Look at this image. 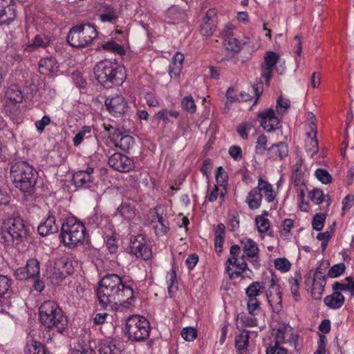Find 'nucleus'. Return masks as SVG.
I'll return each instance as SVG.
<instances>
[{"label":"nucleus","mask_w":354,"mask_h":354,"mask_svg":"<svg viewBox=\"0 0 354 354\" xmlns=\"http://www.w3.org/2000/svg\"><path fill=\"white\" fill-rule=\"evenodd\" d=\"M100 306L118 310L120 308H128L134 302L133 288L123 282L116 274H107L99 282L95 290Z\"/></svg>","instance_id":"1"},{"label":"nucleus","mask_w":354,"mask_h":354,"mask_svg":"<svg viewBox=\"0 0 354 354\" xmlns=\"http://www.w3.org/2000/svg\"><path fill=\"white\" fill-rule=\"evenodd\" d=\"M10 178L15 188L19 189L27 201L35 198L38 172L26 161H19L10 167Z\"/></svg>","instance_id":"2"},{"label":"nucleus","mask_w":354,"mask_h":354,"mask_svg":"<svg viewBox=\"0 0 354 354\" xmlns=\"http://www.w3.org/2000/svg\"><path fill=\"white\" fill-rule=\"evenodd\" d=\"M32 230L21 217H10L4 223L1 239L6 246L19 245L29 241Z\"/></svg>","instance_id":"3"},{"label":"nucleus","mask_w":354,"mask_h":354,"mask_svg":"<svg viewBox=\"0 0 354 354\" xmlns=\"http://www.w3.org/2000/svg\"><path fill=\"white\" fill-rule=\"evenodd\" d=\"M93 72L97 82L107 88L113 84L120 85L126 79L124 68L109 59L99 62L94 67Z\"/></svg>","instance_id":"4"},{"label":"nucleus","mask_w":354,"mask_h":354,"mask_svg":"<svg viewBox=\"0 0 354 354\" xmlns=\"http://www.w3.org/2000/svg\"><path fill=\"white\" fill-rule=\"evenodd\" d=\"M39 320L48 328H55L62 333L67 326V319L62 308L52 300L43 302L39 308Z\"/></svg>","instance_id":"5"},{"label":"nucleus","mask_w":354,"mask_h":354,"mask_svg":"<svg viewBox=\"0 0 354 354\" xmlns=\"http://www.w3.org/2000/svg\"><path fill=\"white\" fill-rule=\"evenodd\" d=\"M123 330L129 341L141 342L149 338L151 325L145 317L133 315L126 319Z\"/></svg>","instance_id":"6"},{"label":"nucleus","mask_w":354,"mask_h":354,"mask_svg":"<svg viewBox=\"0 0 354 354\" xmlns=\"http://www.w3.org/2000/svg\"><path fill=\"white\" fill-rule=\"evenodd\" d=\"M97 37V32L93 24H81L69 30L67 41L73 47L82 48L89 46Z\"/></svg>","instance_id":"7"},{"label":"nucleus","mask_w":354,"mask_h":354,"mask_svg":"<svg viewBox=\"0 0 354 354\" xmlns=\"http://www.w3.org/2000/svg\"><path fill=\"white\" fill-rule=\"evenodd\" d=\"M86 234L84 225L75 218H69L62 225L60 236L65 245L74 248L82 243Z\"/></svg>","instance_id":"8"},{"label":"nucleus","mask_w":354,"mask_h":354,"mask_svg":"<svg viewBox=\"0 0 354 354\" xmlns=\"http://www.w3.org/2000/svg\"><path fill=\"white\" fill-rule=\"evenodd\" d=\"M23 98V93L17 85L12 84L5 91L3 99V111L15 122L20 119L21 111L19 104L22 102Z\"/></svg>","instance_id":"9"},{"label":"nucleus","mask_w":354,"mask_h":354,"mask_svg":"<svg viewBox=\"0 0 354 354\" xmlns=\"http://www.w3.org/2000/svg\"><path fill=\"white\" fill-rule=\"evenodd\" d=\"M129 253L147 261L151 258L152 251L147 245V240L142 234L132 236L130 241Z\"/></svg>","instance_id":"10"},{"label":"nucleus","mask_w":354,"mask_h":354,"mask_svg":"<svg viewBox=\"0 0 354 354\" xmlns=\"http://www.w3.org/2000/svg\"><path fill=\"white\" fill-rule=\"evenodd\" d=\"M108 163L110 167L120 172H128L135 168L133 159L118 152L114 153L109 158Z\"/></svg>","instance_id":"11"},{"label":"nucleus","mask_w":354,"mask_h":354,"mask_svg":"<svg viewBox=\"0 0 354 354\" xmlns=\"http://www.w3.org/2000/svg\"><path fill=\"white\" fill-rule=\"evenodd\" d=\"M108 111L114 117H120L127 112L128 103L124 97L120 95L108 97L104 101Z\"/></svg>","instance_id":"12"},{"label":"nucleus","mask_w":354,"mask_h":354,"mask_svg":"<svg viewBox=\"0 0 354 354\" xmlns=\"http://www.w3.org/2000/svg\"><path fill=\"white\" fill-rule=\"evenodd\" d=\"M279 58V55L273 51L267 52L264 56L263 62L261 66V76L265 79V83L267 86L270 85L273 69Z\"/></svg>","instance_id":"13"},{"label":"nucleus","mask_w":354,"mask_h":354,"mask_svg":"<svg viewBox=\"0 0 354 354\" xmlns=\"http://www.w3.org/2000/svg\"><path fill=\"white\" fill-rule=\"evenodd\" d=\"M12 0H0V26H9L17 17V8Z\"/></svg>","instance_id":"14"},{"label":"nucleus","mask_w":354,"mask_h":354,"mask_svg":"<svg viewBox=\"0 0 354 354\" xmlns=\"http://www.w3.org/2000/svg\"><path fill=\"white\" fill-rule=\"evenodd\" d=\"M241 244L248 258L252 259L250 263L255 268L258 269L260 263L258 256L259 250L257 243L250 238H243L241 240Z\"/></svg>","instance_id":"15"},{"label":"nucleus","mask_w":354,"mask_h":354,"mask_svg":"<svg viewBox=\"0 0 354 354\" xmlns=\"http://www.w3.org/2000/svg\"><path fill=\"white\" fill-rule=\"evenodd\" d=\"M259 117L261 118V125L266 131L270 132L279 128V120L275 116L272 109L261 112Z\"/></svg>","instance_id":"16"},{"label":"nucleus","mask_w":354,"mask_h":354,"mask_svg":"<svg viewBox=\"0 0 354 354\" xmlns=\"http://www.w3.org/2000/svg\"><path fill=\"white\" fill-rule=\"evenodd\" d=\"M59 225L56 223L55 216L49 212L46 220L37 227L38 233L41 236H46L58 232Z\"/></svg>","instance_id":"17"},{"label":"nucleus","mask_w":354,"mask_h":354,"mask_svg":"<svg viewBox=\"0 0 354 354\" xmlns=\"http://www.w3.org/2000/svg\"><path fill=\"white\" fill-rule=\"evenodd\" d=\"M24 352V354H46L45 346L36 340L31 333L27 336Z\"/></svg>","instance_id":"18"},{"label":"nucleus","mask_w":354,"mask_h":354,"mask_svg":"<svg viewBox=\"0 0 354 354\" xmlns=\"http://www.w3.org/2000/svg\"><path fill=\"white\" fill-rule=\"evenodd\" d=\"M288 154V145L283 142L272 145L267 151V156L269 159L277 160H282Z\"/></svg>","instance_id":"19"},{"label":"nucleus","mask_w":354,"mask_h":354,"mask_svg":"<svg viewBox=\"0 0 354 354\" xmlns=\"http://www.w3.org/2000/svg\"><path fill=\"white\" fill-rule=\"evenodd\" d=\"M215 12L213 10H209L204 17L201 26V33L203 36H211L216 30V24L214 19Z\"/></svg>","instance_id":"20"},{"label":"nucleus","mask_w":354,"mask_h":354,"mask_svg":"<svg viewBox=\"0 0 354 354\" xmlns=\"http://www.w3.org/2000/svg\"><path fill=\"white\" fill-rule=\"evenodd\" d=\"M262 198L261 187H259V179L257 187L252 189L248 192L245 202L247 203L249 209L254 210L258 209L261 206Z\"/></svg>","instance_id":"21"},{"label":"nucleus","mask_w":354,"mask_h":354,"mask_svg":"<svg viewBox=\"0 0 354 354\" xmlns=\"http://www.w3.org/2000/svg\"><path fill=\"white\" fill-rule=\"evenodd\" d=\"M93 176H89L80 170L76 171L72 178V183L77 187L89 188L93 183Z\"/></svg>","instance_id":"22"},{"label":"nucleus","mask_w":354,"mask_h":354,"mask_svg":"<svg viewBox=\"0 0 354 354\" xmlns=\"http://www.w3.org/2000/svg\"><path fill=\"white\" fill-rule=\"evenodd\" d=\"M58 68L57 62L54 57L42 58L39 62V72L45 75L56 73Z\"/></svg>","instance_id":"23"},{"label":"nucleus","mask_w":354,"mask_h":354,"mask_svg":"<svg viewBox=\"0 0 354 354\" xmlns=\"http://www.w3.org/2000/svg\"><path fill=\"white\" fill-rule=\"evenodd\" d=\"M345 298L344 295L339 291L333 290V294L327 295L324 302L326 306L330 309L340 308L344 304Z\"/></svg>","instance_id":"24"},{"label":"nucleus","mask_w":354,"mask_h":354,"mask_svg":"<svg viewBox=\"0 0 354 354\" xmlns=\"http://www.w3.org/2000/svg\"><path fill=\"white\" fill-rule=\"evenodd\" d=\"M109 221V218L100 213H93L87 218V225L90 229L95 230L106 225Z\"/></svg>","instance_id":"25"},{"label":"nucleus","mask_w":354,"mask_h":354,"mask_svg":"<svg viewBox=\"0 0 354 354\" xmlns=\"http://www.w3.org/2000/svg\"><path fill=\"white\" fill-rule=\"evenodd\" d=\"M266 296L273 312L277 314L281 313L283 310L281 291L274 293L266 292Z\"/></svg>","instance_id":"26"},{"label":"nucleus","mask_w":354,"mask_h":354,"mask_svg":"<svg viewBox=\"0 0 354 354\" xmlns=\"http://www.w3.org/2000/svg\"><path fill=\"white\" fill-rule=\"evenodd\" d=\"M115 340H105L100 344L99 354H119L122 350Z\"/></svg>","instance_id":"27"},{"label":"nucleus","mask_w":354,"mask_h":354,"mask_svg":"<svg viewBox=\"0 0 354 354\" xmlns=\"http://www.w3.org/2000/svg\"><path fill=\"white\" fill-rule=\"evenodd\" d=\"M265 286L263 282L254 281L245 289V295L248 299L257 298L263 292Z\"/></svg>","instance_id":"28"},{"label":"nucleus","mask_w":354,"mask_h":354,"mask_svg":"<svg viewBox=\"0 0 354 354\" xmlns=\"http://www.w3.org/2000/svg\"><path fill=\"white\" fill-rule=\"evenodd\" d=\"M50 41L46 38L42 37L39 35H37L32 43L29 44L24 48V50L28 53L33 52L40 48H46L49 45Z\"/></svg>","instance_id":"29"},{"label":"nucleus","mask_w":354,"mask_h":354,"mask_svg":"<svg viewBox=\"0 0 354 354\" xmlns=\"http://www.w3.org/2000/svg\"><path fill=\"white\" fill-rule=\"evenodd\" d=\"M168 293L170 297L175 296L178 290L176 272L173 267L171 271L167 273Z\"/></svg>","instance_id":"30"},{"label":"nucleus","mask_w":354,"mask_h":354,"mask_svg":"<svg viewBox=\"0 0 354 354\" xmlns=\"http://www.w3.org/2000/svg\"><path fill=\"white\" fill-rule=\"evenodd\" d=\"M120 216L126 220L130 221L136 216V209L129 203H122L117 209Z\"/></svg>","instance_id":"31"},{"label":"nucleus","mask_w":354,"mask_h":354,"mask_svg":"<svg viewBox=\"0 0 354 354\" xmlns=\"http://www.w3.org/2000/svg\"><path fill=\"white\" fill-rule=\"evenodd\" d=\"M135 145V140L133 136L124 133L114 144L115 147H119L122 151H129Z\"/></svg>","instance_id":"32"},{"label":"nucleus","mask_w":354,"mask_h":354,"mask_svg":"<svg viewBox=\"0 0 354 354\" xmlns=\"http://www.w3.org/2000/svg\"><path fill=\"white\" fill-rule=\"evenodd\" d=\"M55 268L61 270L62 273L66 274L67 276L73 272L72 261L67 257H60L54 262Z\"/></svg>","instance_id":"33"},{"label":"nucleus","mask_w":354,"mask_h":354,"mask_svg":"<svg viewBox=\"0 0 354 354\" xmlns=\"http://www.w3.org/2000/svg\"><path fill=\"white\" fill-rule=\"evenodd\" d=\"M301 279V274L298 272L295 273L294 277H291L289 279L290 284V291L295 301H298L300 299V295L299 292V284Z\"/></svg>","instance_id":"34"},{"label":"nucleus","mask_w":354,"mask_h":354,"mask_svg":"<svg viewBox=\"0 0 354 354\" xmlns=\"http://www.w3.org/2000/svg\"><path fill=\"white\" fill-rule=\"evenodd\" d=\"M249 332L248 330H243L240 335L235 337V346L239 351V354L242 351L245 350L249 344Z\"/></svg>","instance_id":"35"},{"label":"nucleus","mask_w":354,"mask_h":354,"mask_svg":"<svg viewBox=\"0 0 354 354\" xmlns=\"http://www.w3.org/2000/svg\"><path fill=\"white\" fill-rule=\"evenodd\" d=\"M98 48H102L103 50L115 53L120 55L125 53L124 48L113 40H110L102 44V45L99 46Z\"/></svg>","instance_id":"36"},{"label":"nucleus","mask_w":354,"mask_h":354,"mask_svg":"<svg viewBox=\"0 0 354 354\" xmlns=\"http://www.w3.org/2000/svg\"><path fill=\"white\" fill-rule=\"evenodd\" d=\"M26 271L28 272L30 278L36 277L39 274V263L35 259H30L27 261L26 267H24Z\"/></svg>","instance_id":"37"},{"label":"nucleus","mask_w":354,"mask_h":354,"mask_svg":"<svg viewBox=\"0 0 354 354\" xmlns=\"http://www.w3.org/2000/svg\"><path fill=\"white\" fill-rule=\"evenodd\" d=\"M305 142V147L307 153L310 158H313L319 151V145L317 138L314 136L307 138Z\"/></svg>","instance_id":"38"},{"label":"nucleus","mask_w":354,"mask_h":354,"mask_svg":"<svg viewBox=\"0 0 354 354\" xmlns=\"http://www.w3.org/2000/svg\"><path fill=\"white\" fill-rule=\"evenodd\" d=\"M259 187H261V192L265 194L266 200L270 203L274 199L273 194V189L272 185L267 181L263 180L261 178H259Z\"/></svg>","instance_id":"39"},{"label":"nucleus","mask_w":354,"mask_h":354,"mask_svg":"<svg viewBox=\"0 0 354 354\" xmlns=\"http://www.w3.org/2000/svg\"><path fill=\"white\" fill-rule=\"evenodd\" d=\"M104 129L109 133V138L113 145L125 133L120 129L111 125L105 126Z\"/></svg>","instance_id":"40"},{"label":"nucleus","mask_w":354,"mask_h":354,"mask_svg":"<svg viewBox=\"0 0 354 354\" xmlns=\"http://www.w3.org/2000/svg\"><path fill=\"white\" fill-rule=\"evenodd\" d=\"M223 46L226 50L234 53H238L241 50L240 41L237 39L232 37L224 38Z\"/></svg>","instance_id":"41"},{"label":"nucleus","mask_w":354,"mask_h":354,"mask_svg":"<svg viewBox=\"0 0 354 354\" xmlns=\"http://www.w3.org/2000/svg\"><path fill=\"white\" fill-rule=\"evenodd\" d=\"M255 222L257 230L260 234H264L268 231L270 223L268 218L261 216H257Z\"/></svg>","instance_id":"42"},{"label":"nucleus","mask_w":354,"mask_h":354,"mask_svg":"<svg viewBox=\"0 0 354 354\" xmlns=\"http://www.w3.org/2000/svg\"><path fill=\"white\" fill-rule=\"evenodd\" d=\"M315 176L323 184L327 185L332 182V176L324 169H317L315 171Z\"/></svg>","instance_id":"43"},{"label":"nucleus","mask_w":354,"mask_h":354,"mask_svg":"<svg viewBox=\"0 0 354 354\" xmlns=\"http://www.w3.org/2000/svg\"><path fill=\"white\" fill-rule=\"evenodd\" d=\"M181 106L183 109L190 113H194L196 111V106L193 97L190 95L185 96L181 101Z\"/></svg>","instance_id":"44"},{"label":"nucleus","mask_w":354,"mask_h":354,"mask_svg":"<svg viewBox=\"0 0 354 354\" xmlns=\"http://www.w3.org/2000/svg\"><path fill=\"white\" fill-rule=\"evenodd\" d=\"M266 146H267V137L265 135L261 134L258 137L257 140L256 142V145H255L256 153L258 155L264 154L266 151H268V148H267Z\"/></svg>","instance_id":"45"},{"label":"nucleus","mask_w":354,"mask_h":354,"mask_svg":"<svg viewBox=\"0 0 354 354\" xmlns=\"http://www.w3.org/2000/svg\"><path fill=\"white\" fill-rule=\"evenodd\" d=\"M346 270L344 263H339L333 265L328 272V277L330 278H337L342 274Z\"/></svg>","instance_id":"46"},{"label":"nucleus","mask_w":354,"mask_h":354,"mask_svg":"<svg viewBox=\"0 0 354 354\" xmlns=\"http://www.w3.org/2000/svg\"><path fill=\"white\" fill-rule=\"evenodd\" d=\"M12 280L6 275L0 274V298L3 297L11 288Z\"/></svg>","instance_id":"47"},{"label":"nucleus","mask_w":354,"mask_h":354,"mask_svg":"<svg viewBox=\"0 0 354 354\" xmlns=\"http://www.w3.org/2000/svg\"><path fill=\"white\" fill-rule=\"evenodd\" d=\"M326 214H316L312 221V227L317 231H321L325 223Z\"/></svg>","instance_id":"48"},{"label":"nucleus","mask_w":354,"mask_h":354,"mask_svg":"<svg viewBox=\"0 0 354 354\" xmlns=\"http://www.w3.org/2000/svg\"><path fill=\"white\" fill-rule=\"evenodd\" d=\"M333 290L335 291H348L351 297L354 296V283L345 284L336 281L333 285Z\"/></svg>","instance_id":"49"},{"label":"nucleus","mask_w":354,"mask_h":354,"mask_svg":"<svg viewBox=\"0 0 354 354\" xmlns=\"http://www.w3.org/2000/svg\"><path fill=\"white\" fill-rule=\"evenodd\" d=\"M274 267L277 270L283 272H288L290 269L291 264L286 258H277L274 261Z\"/></svg>","instance_id":"50"},{"label":"nucleus","mask_w":354,"mask_h":354,"mask_svg":"<svg viewBox=\"0 0 354 354\" xmlns=\"http://www.w3.org/2000/svg\"><path fill=\"white\" fill-rule=\"evenodd\" d=\"M247 308L250 315H257L260 310V302L257 298L248 299Z\"/></svg>","instance_id":"51"},{"label":"nucleus","mask_w":354,"mask_h":354,"mask_svg":"<svg viewBox=\"0 0 354 354\" xmlns=\"http://www.w3.org/2000/svg\"><path fill=\"white\" fill-rule=\"evenodd\" d=\"M91 131V129L88 126H84L81 131H80L73 138V145L75 147L79 146L84 138L86 136V133H90Z\"/></svg>","instance_id":"52"},{"label":"nucleus","mask_w":354,"mask_h":354,"mask_svg":"<svg viewBox=\"0 0 354 354\" xmlns=\"http://www.w3.org/2000/svg\"><path fill=\"white\" fill-rule=\"evenodd\" d=\"M309 197L315 205H320L324 201V195L322 190L313 189L309 192Z\"/></svg>","instance_id":"53"},{"label":"nucleus","mask_w":354,"mask_h":354,"mask_svg":"<svg viewBox=\"0 0 354 354\" xmlns=\"http://www.w3.org/2000/svg\"><path fill=\"white\" fill-rule=\"evenodd\" d=\"M181 336L185 340L192 342L196 338L197 332L193 327H185L181 331Z\"/></svg>","instance_id":"54"},{"label":"nucleus","mask_w":354,"mask_h":354,"mask_svg":"<svg viewBox=\"0 0 354 354\" xmlns=\"http://www.w3.org/2000/svg\"><path fill=\"white\" fill-rule=\"evenodd\" d=\"M266 354H288L287 349L281 346L278 341L266 349Z\"/></svg>","instance_id":"55"},{"label":"nucleus","mask_w":354,"mask_h":354,"mask_svg":"<svg viewBox=\"0 0 354 354\" xmlns=\"http://www.w3.org/2000/svg\"><path fill=\"white\" fill-rule=\"evenodd\" d=\"M66 276V274L62 273L61 270H57L55 264L53 267L50 268V278L54 281L55 283H59Z\"/></svg>","instance_id":"56"},{"label":"nucleus","mask_w":354,"mask_h":354,"mask_svg":"<svg viewBox=\"0 0 354 354\" xmlns=\"http://www.w3.org/2000/svg\"><path fill=\"white\" fill-rule=\"evenodd\" d=\"M240 322L243 326L253 327L257 326L258 320L255 317H250L245 315H242L239 317Z\"/></svg>","instance_id":"57"},{"label":"nucleus","mask_w":354,"mask_h":354,"mask_svg":"<svg viewBox=\"0 0 354 354\" xmlns=\"http://www.w3.org/2000/svg\"><path fill=\"white\" fill-rule=\"evenodd\" d=\"M252 125L251 123L241 124L237 127V133L244 140L248 138V133L250 131Z\"/></svg>","instance_id":"58"},{"label":"nucleus","mask_w":354,"mask_h":354,"mask_svg":"<svg viewBox=\"0 0 354 354\" xmlns=\"http://www.w3.org/2000/svg\"><path fill=\"white\" fill-rule=\"evenodd\" d=\"M50 122V118L48 115H44L39 120L35 122V125L39 133H42L46 126Z\"/></svg>","instance_id":"59"},{"label":"nucleus","mask_w":354,"mask_h":354,"mask_svg":"<svg viewBox=\"0 0 354 354\" xmlns=\"http://www.w3.org/2000/svg\"><path fill=\"white\" fill-rule=\"evenodd\" d=\"M106 246L108 249V250L111 253H115L118 250V245L117 244V241L115 239V237L114 236H110L107 237V239L105 241Z\"/></svg>","instance_id":"60"},{"label":"nucleus","mask_w":354,"mask_h":354,"mask_svg":"<svg viewBox=\"0 0 354 354\" xmlns=\"http://www.w3.org/2000/svg\"><path fill=\"white\" fill-rule=\"evenodd\" d=\"M215 178L217 183L221 185L227 183V175L222 167H218L217 168Z\"/></svg>","instance_id":"61"},{"label":"nucleus","mask_w":354,"mask_h":354,"mask_svg":"<svg viewBox=\"0 0 354 354\" xmlns=\"http://www.w3.org/2000/svg\"><path fill=\"white\" fill-rule=\"evenodd\" d=\"M230 156L235 160H240L242 158V149L236 145L231 146L228 150Z\"/></svg>","instance_id":"62"},{"label":"nucleus","mask_w":354,"mask_h":354,"mask_svg":"<svg viewBox=\"0 0 354 354\" xmlns=\"http://www.w3.org/2000/svg\"><path fill=\"white\" fill-rule=\"evenodd\" d=\"M7 59L14 64L15 63H19L22 60V56L18 51L10 50L7 54Z\"/></svg>","instance_id":"63"},{"label":"nucleus","mask_w":354,"mask_h":354,"mask_svg":"<svg viewBox=\"0 0 354 354\" xmlns=\"http://www.w3.org/2000/svg\"><path fill=\"white\" fill-rule=\"evenodd\" d=\"M354 205V195H346L342 200V210L346 211Z\"/></svg>","instance_id":"64"}]
</instances>
